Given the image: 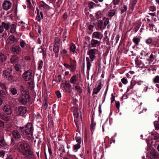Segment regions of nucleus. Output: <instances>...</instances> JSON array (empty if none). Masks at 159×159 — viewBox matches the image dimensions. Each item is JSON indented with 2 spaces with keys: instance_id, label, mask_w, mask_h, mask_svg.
Wrapping results in <instances>:
<instances>
[{
  "instance_id": "obj_1",
  "label": "nucleus",
  "mask_w": 159,
  "mask_h": 159,
  "mask_svg": "<svg viewBox=\"0 0 159 159\" xmlns=\"http://www.w3.org/2000/svg\"><path fill=\"white\" fill-rule=\"evenodd\" d=\"M30 147L27 143H21L18 148V149L23 155L28 158H33L34 155L33 152L30 149Z\"/></svg>"
},
{
  "instance_id": "obj_2",
  "label": "nucleus",
  "mask_w": 159,
  "mask_h": 159,
  "mask_svg": "<svg viewBox=\"0 0 159 159\" xmlns=\"http://www.w3.org/2000/svg\"><path fill=\"white\" fill-rule=\"evenodd\" d=\"M34 128L31 123H28L25 126V133L27 138L30 139L33 136Z\"/></svg>"
},
{
  "instance_id": "obj_3",
  "label": "nucleus",
  "mask_w": 159,
  "mask_h": 159,
  "mask_svg": "<svg viewBox=\"0 0 159 159\" xmlns=\"http://www.w3.org/2000/svg\"><path fill=\"white\" fill-rule=\"evenodd\" d=\"M30 98L29 93L24 94H21L20 97L18 99V101L20 103L25 105L29 102Z\"/></svg>"
},
{
  "instance_id": "obj_4",
  "label": "nucleus",
  "mask_w": 159,
  "mask_h": 159,
  "mask_svg": "<svg viewBox=\"0 0 159 159\" xmlns=\"http://www.w3.org/2000/svg\"><path fill=\"white\" fill-rule=\"evenodd\" d=\"M64 66L67 68H70V70L72 72H74L76 67V62L75 60H72L70 61V65L66 63L64 64Z\"/></svg>"
},
{
  "instance_id": "obj_5",
  "label": "nucleus",
  "mask_w": 159,
  "mask_h": 159,
  "mask_svg": "<svg viewBox=\"0 0 159 159\" xmlns=\"http://www.w3.org/2000/svg\"><path fill=\"white\" fill-rule=\"evenodd\" d=\"M32 70H28L25 71L23 74V78L25 81H28L30 80H31V81H32Z\"/></svg>"
},
{
  "instance_id": "obj_6",
  "label": "nucleus",
  "mask_w": 159,
  "mask_h": 159,
  "mask_svg": "<svg viewBox=\"0 0 159 159\" xmlns=\"http://www.w3.org/2000/svg\"><path fill=\"white\" fill-rule=\"evenodd\" d=\"M15 110L17 115L23 116L26 113L27 108L25 107L20 106L16 107Z\"/></svg>"
},
{
  "instance_id": "obj_7",
  "label": "nucleus",
  "mask_w": 159,
  "mask_h": 159,
  "mask_svg": "<svg viewBox=\"0 0 159 159\" xmlns=\"http://www.w3.org/2000/svg\"><path fill=\"white\" fill-rule=\"evenodd\" d=\"M96 49L95 48L91 49L89 50L88 54L89 56V58L91 61H93L96 57L95 56V51Z\"/></svg>"
},
{
  "instance_id": "obj_8",
  "label": "nucleus",
  "mask_w": 159,
  "mask_h": 159,
  "mask_svg": "<svg viewBox=\"0 0 159 159\" xmlns=\"http://www.w3.org/2000/svg\"><path fill=\"white\" fill-rule=\"evenodd\" d=\"M151 159H159V153L154 149H152L150 151Z\"/></svg>"
},
{
  "instance_id": "obj_9",
  "label": "nucleus",
  "mask_w": 159,
  "mask_h": 159,
  "mask_svg": "<svg viewBox=\"0 0 159 159\" xmlns=\"http://www.w3.org/2000/svg\"><path fill=\"white\" fill-rule=\"evenodd\" d=\"M65 89L66 92L70 93L72 92L71 85L69 83L66 82L65 83Z\"/></svg>"
},
{
  "instance_id": "obj_10",
  "label": "nucleus",
  "mask_w": 159,
  "mask_h": 159,
  "mask_svg": "<svg viewBox=\"0 0 159 159\" xmlns=\"http://www.w3.org/2000/svg\"><path fill=\"white\" fill-rule=\"evenodd\" d=\"M78 77L76 75H73L70 79V82L72 84H75L78 81Z\"/></svg>"
},
{
  "instance_id": "obj_11",
  "label": "nucleus",
  "mask_w": 159,
  "mask_h": 159,
  "mask_svg": "<svg viewBox=\"0 0 159 159\" xmlns=\"http://www.w3.org/2000/svg\"><path fill=\"white\" fill-rule=\"evenodd\" d=\"M101 42L97 40L92 39L91 40V47L95 48L97 46H99L100 45Z\"/></svg>"
},
{
  "instance_id": "obj_12",
  "label": "nucleus",
  "mask_w": 159,
  "mask_h": 159,
  "mask_svg": "<svg viewBox=\"0 0 159 159\" xmlns=\"http://www.w3.org/2000/svg\"><path fill=\"white\" fill-rule=\"evenodd\" d=\"M2 7L4 10H7L10 7V2L7 0L5 1L2 4Z\"/></svg>"
},
{
  "instance_id": "obj_13",
  "label": "nucleus",
  "mask_w": 159,
  "mask_h": 159,
  "mask_svg": "<svg viewBox=\"0 0 159 159\" xmlns=\"http://www.w3.org/2000/svg\"><path fill=\"white\" fill-rule=\"evenodd\" d=\"M71 110L73 113V115L75 116V117L77 118L79 116V113L78 112V108L73 107H71Z\"/></svg>"
},
{
  "instance_id": "obj_14",
  "label": "nucleus",
  "mask_w": 159,
  "mask_h": 159,
  "mask_svg": "<svg viewBox=\"0 0 159 159\" xmlns=\"http://www.w3.org/2000/svg\"><path fill=\"white\" fill-rule=\"evenodd\" d=\"M13 136L16 140H17L21 137L20 134L17 130L13 131Z\"/></svg>"
},
{
  "instance_id": "obj_15",
  "label": "nucleus",
  "mask_w": 159,
  "mask_h": 159,
  "mask_svg": "<svg viewBox=\"0 0 159 159\" xmlns=\"http://www.w3.org/2000/svg\"><path fill=\"white\" fill-rule=\"evenodd\" d=\"M20 47L19 46H13L11 48V51L15 54H17L20 52Z\"/></svg>"
},
{
  "instance_id": "obj_16",
  "label": "nucleus",
  "mask_w": 159,
  "mask_h": 159,
  "mask_svg": "<svg viewBox=\"0 0 159 159\" xmlns=\"http://www.w3.org/2000/svg\"><path fill=\"white\" fill-rule=\"evenodd\" d=\"M101 82H99V84L98 85V86L95 88L93 89V94H97L98 92L101 89Z\"/></svg>"
},
{
  "instance_id": "obj_17",
  "label": "nucleus",
  "mask_w": 159,
  "mask_h": 159,
  "mask_svg": "<svg viewBox=\"0 0 159 159\" xmlns=\"http://www.w3.org/2000/svg\"><path fill=\"white\" fill-rule=\"evenodd\" d=\"M3 111L7 115L9 113L10 111V106L8 105H6L3 108Z\"/></svg>"
},
{
  "instance_id": "obj_18",
  "label": "nucleus",
  "mask_w": 159,
  "mask_h": 159,
  "mask_svg": "<svg viewBox=\"0 0 159 159\" xmlns=\"http://www.w3.org/2000/svg\"><path fill=\"white\" fill-rule=\"evenodd\" d=\"M101 33L98 32H94L92 34V38H96L98 39H101L100 37Z\"/></svg>"
},
{
  "instance_id": "obj_19",
  "label": "nucleus",
  "mask_w": 159,
  "mask_h": 159,
  "mask_svg": "<svg viewBox=\"0 0 159 159\" xmlns=\"http://www.w3.org/2000/svg\"><path fill=\"white\" fill-rule=\"evenodd\" d=\"M3 75L5 78L8 79V80H9V78L10 77V73L9 72V71L5 70L3 71Z\"/></svg>"
},
{
  "instance_id": "obj_20",
  "label": "nucleus",
  "mask_w": 159,
  "mask_h": 159,
  "mask_svg": "<svg viewBox=\"0 0 159 159\" xmlns=\"http://www.w3.org/2000/svg\"><path fill=\"white\" fill-rule=\"evenodd\" d=\"M60 45L54 44L53 51L55 53H57L59 50Z\"/></svg>"
},
{
  "instance_id": "obj_21",
  "label": "nucleus",
  "mask_w": 159,
  "mask_h": 159,
  "mask_svg": "<svg viewBox=\"0 0 159 159\" xmlns=\"http://www.w3.org/2000/svg\"><path fill=\"white\" fill-rule=\"evenodd\" d=\"M1 117L3 120L6 121H8L10 120V116L9 115H1Z\"/></svg>"
},
{
  "instance_id": "obj_22",
  "label": "nucleus",
  "mask_w": 159,
  "mask_h": 159,
  "mask_svg": "<svg viewBox=\"0 0 159 159\" xmlns=\"http://www.w3.org/2000/svg\"><path fill=\"white\" fill-rule=\"evenodd\" d=\"M116 9L111 10L108 12V16L112 17L114 16L116 13Z\"/></svg>"
},
{
  "instance_id": "obj_23",
  "label": "nucleus",
  "mask_w": 159,
  "mask_h": 159,
  "mask_svg": "<svg viewBox=\"0 0 159 159\" xmlns=\"http://www.w3.org/2000/svg\"><path fill=\"white\" fill-rule=\"evenodd\" d=\"M6 59L7 57L6 56L2 53H0V63H2Z\"/></svg>"
},
{
  "instance_id": "obj_24",
  "label": "nucleus",
  "mask_w": 159,
  "mask_h": 159,
  "mask_svg": "<svg viewBox=\"0 0 159 159\" xmlns=\"http://www.w3.org/2000/svg\"><path fill=\"white\" fill-rule=\"evenodd\" d=\"M151 62L149 59H146L143 60V66L147 67L150 65Z\"/></svg>"
},
{
  "instance_id": "obj_25",
  "label": "nucleus",
  "mask_w": 159,
  "mask_h": 159,
  "mask_svg": "<svg viewBox=\"0 0 159 159\" xmlns=\"http://www.w3.org/2000/svg\"><path fill=\"white\" fill-rule=\"evenodd\" d=\"M75 90L80 93H82V88L79 86L78 84L76 85L75 87Z\"/></svg>"
},
{
  "instance_id": "obj_26",
  "label": "nucleus",
  "mask_w": 159,
  "mask_h": 159,
  "mask_svg": "<svg viewBox=\"0 0 159 159\" xmlns=\"http://www.w3.org/2000/svg\"><path fill=\"white\" fill-rule=\"evenodd\" d=\"M18 60V57L16 56H14L11 59V62L12 63H17Z\"/></svg>"
},
{
  "instance_id": "obj_27",
  "label": "nucleus",
  "mask_w": 159,
  "mask_h": 159,
  "mask_svg": "<svg viewBox=\"0 0 159 159\" xmlns=\"http://www.w3.org/2000/svg\"><path fill=\"white\" fill-rule=\"evenodd\" d=\"M16 23H14L11 25V33H14L16 31Z\"/></svg>"
},
{
  "instance_id": "obj_28",
  "label": "nucleus",
  "mask_w": 159,
  "mask_h": 159,
  "mask_svg": "<svg viewBox=\"0 0 159 159\" xmlns=\"http://www.w3.org/2000/svg\"><path fill=\"white\" fill-rule=\"evenodd\" d=\"M76 49V46L73 43H71L70 44V49L71 51L73 53L75 52Z\"/></svg>"
},
{
  "instance_id": "obj_29",
  "label": "nucleus",
  "mask_w": 159,
  "mask_h": 159,
  "mask_svg": "<svg viewBox=\"0 0 159 159\" xmlns=\"http://www.w3.org/2000/svg\"><path fill=\"white\" fill-rule=\"evenodd\" d=\"M140 40V39L139 38L137 37H134L133 38V41L135 43V46L138 45Z\"/></svg>"
},
{
  "instance_id": "obj_30",
  "label": "nucleus",
  "mask_w": 159,
  "mask_h": 159,
  "mask_svg": "<svg viewBox=\"0 0 159 159\" xmlns=\"http://www.w3.org/2000/svg\"><path fill=\"white\" fill-rule=\"evenodd\" d=\"M17 42V38L13 35H11V44L13 43H16Z\"/></svg>"
},
{
  "instance_id": "obj_31",
  "label": "nucleus",
  "mask_w": 159,
  "mask_h": 159,
  "mask_svg": "<svg viewBox=\"0 0 159 159\" xmlns=\"http://www.w3.org/2000/svg\"><path fill=\"white\" fill-rule=\"evenodd\" d=\"M7 143L5 142L4 139L2 138H0V146L3 147L6 146Z\"/></svg>"
},
{
  "instance_id": "obj_32",
  "label": "nucleus",
  "mask_w": 159,
  "mask_h": 159,
  "mask_svg": "<svg viewBox=\"0 0 159 159\" xmlns=\"http://www.w3.org/2000/svg\"><path fill=\"white\" fill-rule=\"evenodd\" d=\"M2 25L5 29L7 30H8L9 29V24L8 23H6L4 22L2 23Z\"/></svg>"
},
{
  "instance_id": "obj_33",
  "label": "nucleus",
  "mask_w": 159,
  "mask_h": 159,
  "mask_svg": "<svg viewBox=\"0 0 159 159\" xmlns=\"http://www.w3.org/2000/svg\"><path fill=\"white\" fill-rule=\"evenodd\" d=\"M48 150L49 153V155L48 156V157H47L46 153L45 151L44 152V154H45V158L46 159H50V156H51V155L52 154V150H51V149L50 148L48 147Z\"/></svg>"
},
{
  "instance_id": "obj_34",
  "label": "nucleus",
  "mask_w": 159,
  "mask_h": 159,
  "mask_svg": "<svg viewBox=\"0 0 159 159\" xmlns=\"http://www.w3.org/2000/svg\"><path fill=\"white\" fill-rule=\"evenodd\" d=\"M19 88H20V90L21 93V94H24V93H28L26 90H25L24 87L22 85H20L19 86Z\"/></svg>"
},
{
  "instance_id": "obj_35",
  "label": "nucleus",
  "mask_w": 159,
  "mask_h": 159,
  "mask_svg": "<svg viewBox=\"0 0 159 159\" xmlns=\"http://www.w3.org/2000/svg\"><path fill=\"white\" fill-rule=\"evenodd\" d=\"M60 39L59 37H56L54 39V44H56L58 45H60Z\"/></svg>"
},
{
  "instance_id": "obj_36",
  "label": "nucleus",
  "mask_w": 159,
  "mask_h": 159,
  "mask_svg": "<svg viewBox=\"0 0 159 159\" xmlns=\"http://www.w3.org/2000/svg\"><path fill=\"white\" fill-rule=\"evenodd\" d=\"M41 152L42 150L39 148L38 149L36 150V153L39 159L40 158H41Z\"/></svg>"
},
{
  "instance_id": "obj_37",
  "label": "nucleus",
  "mask_w": 159,
  "mask_h": 159,
  "mask_svg": "<svg viewBox=\"0 0 159 159\" xmlns=\"http://www.w3.org/2000/svg\"><path fill=\"white\" fill-rule=\"evenodd\" d=\"M103 26V22L102 20H99L98 23V28L100 29H102Z\"/></svg>"
},
{
  "instance_id": "obj_38",
  "label": "nucleus",
  "mask_w": 159,
  "mask_h": 159,
  "mask_svg": "<svg viewBox=\"0 0 159 159\" xmlns=\"http://www.w3.org/2000/svg\"><path fill=\"white\" fill-rule=\"evenodd\" d=\"M11 92L13 95H15L17 94V90L15 88L11 89Z\"/></svg>"
},
{
  "instance_id": "obj_39",
  "label": "nucleus",
  "mask_w": 159,
  "mask_h": 159,
  "mask_svg": "<svg viewBox=\"0 0 159 159\" xmlns=\"http://www.w3.org/2000/svg\"><path fill=\"white\" fill-rule=\"evenodd\" d=\"M153 81L154 83H159V76H156L153 79Z\"/></svg>"
},
{
  "instance_id": "obj_40",
  "label": "nucleus",
  "mask_w": 159,
  "mask_h": 159,
  "mask_svg": "<svg viewBox=\"0 0 159 159\" xmlns=\"http://www.w3.org/2000/svg\"><path fill=\"white\" fill-rule=\"evenodd\" d=\"M80 144L79 143H78L74 145L73 147V149L76 151L78 149L80 148Z\"/></svg>"
},
{
  "instance_id": "obj_41",
  "label": "nucleus",
  "mask_w": 159,
  "mask_h": 159,
  "mask_svg": "<svg viewBox=\"0 0 159 159\" xmlns=\"http://www.w3.org/2000/svg\"><path fill=\"white\" fill-rule=\"evenodd\" d=\"M15 68L17 71L20 70L21 68V66L19 64H16L14 66Z\"/></svg>"
},
{
  "instance_id": "obj_42",
  "label": "nucleus",
  "mask_w": 159,
  "mask_h": 159,
  "mask_svg": "<svg viewBox=\"0 0 159 159\" xmlns=\"http://www.w3.org/2000/svg\"><path fill=\"white\" fill-rule=\"evenodd\" d=\"M37 16L36 17V19L38 21H39L40 20L41 18L40 13H39V10L38 9L37 10Z\"/></svg>"
},
{
  "instance_id": "obj_43",
  "label": "nucleus",
  "mask_w": 159,
  "mask_h": 159,
  "mask_svg": "<svg viewBox=\"0 0 159 159\" xmlns=\"http://www.w3.org/2000/svg\"><path fill=\"white\" fill-rule=\"evenodd\" d=\"M96 6V4L93 2H90L89 4V7L90 9H91Z\"/></svg>"
},
{
  "instance_id": "obj_44",
  "label": "nucleus",
  "mask_w": 159,
  "mask_h": 159,
  "mask_svg": "<svg viewBox=\"0 0 159 159\" xmlns=\"http://www.w3.org/2000/svg\"><path fill=\"white\" fill-rule=\"evenodd\" d=\"M18 78V76L16 75L13 76H11V81H16L17 80Z\"/></svg>"
},
{
  "instance_id": "obj_45",
  "label": "nucleus",
  "mask_w": 159,
  "mask_h": 159,
  "mask_svg": "<svg viewBox=\"0 0 159 159\" xmlns=\"http://www.w3.org/2000/svg\"><path fill=\"white\" fill-rule=\"evenodd\" d=\"M155 56L153 55L152 53L151 54L148 59L151 62H152L153 61V60L155 59Z\"/></svg>"
},
{
  "instance_id": "obj_46",
  "label": "nucleus",
  "mask_w": 159,
  "mask_h": 159,
  "mask_svg": "<svg viewBox=\"0 0 159 159\" xmlns=\"http://www.w3.org/2000/svg\"><path fill=\"white\" fill-rule=\"evenodd\" d=\"M127 10V6L125 5L123 6V8L121 10V13H123L125 12L126 11V10Z\"/></svg>"
},
{
  "instance_id": "obj_47",
  "label": "nucleus",
  "mask_w": 159,
  "mask_h": 159,
  "mask_svg": "<svg viewBox=\"0 0 159 159\" xmlns=\"http://www.w3.org/2000/svg\"><path fill=\"white\" fill-rule=\"evenodd\" d=\"M43 66V61L42 60L40 61H39L38 69L39 70L42 69Z\"/></svg>"
},
{
  "instance_id": "obj_48",
  "label": "nucleus",
  "mask_w": 159,
  "mask_h": 159,
  "mask_svg": "<svg viewBox=\"0 0 159 159\" xmlns=\"http://www.w3.org/2000/svg\"><path fill=\"white\" fill-rule=\"evenodd\" d=\"M91 66V64L90 62H87V71H89V70Z\"/></svg>"
},
{
  "instance_id": "obj_49",
  "label": "nucleus",
  "mask_w": 159,
  "mask_h": 159,
  "mask_svg": "<svg viewBox=\"0 0 159 159\" xmlns=\"http://www.w3.org/2000/svg\"><path fill=\"white\" fill-rule=\"evenodd\" d=\"M75 139L77 142L79 144H80L81 142V139L80 137L76 136L75 137Z\"/></svg>"
},
{
  "instance_id": "obj_50",
  "label": "nucleus",
  "mask_w": 159,
  "mask_h": 159,
  "mask_svg": "<svg viewBox=\"0 0 159 159\" xmlns=\"http://www.w3.org/2000/svg\"><path fill=\"white\" fill-rule=\"evenodd\" d=\"M10 37V36L8 38L7 40L6 43H7V45L6 46V48H9V43L10 42V39H9Z\"/></svg>"
},
{
  "instance_id": "obj_51",
  "label": "nucleus",
  "mask_w": 159,
  "mask_h": 159,
  "mask_svg": "<svg viewBox=\"0 0 159 159\" xmlns=\"http://www.w3.org/2000/svg\"><path fill=\"white\" fill-rule=\"evenodd\" d=\"M19 130L22 133L24 134L25 132V127H20Z\"/></svg>"
},
{
  "instance_id": "obj_52",
  "label": "nucleus",
  "mask_w": 159,
  "mask_h": 159,
  "mask_svg": "<svg viewBox=\"0 0 159 159\" xmlns=\"http://www.w3.org/2000/svg\"><path fill=\"white\" fill-rule=\"evenodd\" d=\"M109 23V20L108 18H106L104 22L103 25L104 27H106L107 25Z\"/></svg>"
},
{
  "instance_id": "obj_53",
  "label": "nucleus",
  "mask_w": 159,
  "mask_h": 159,
  "mask_svg": "<svg viewBox=\"0 0 159 159\" xmlns=\"http://www.w3.org/2000/svg\"><path fill=\"white\" fill-rule=\"evenodd\" d=\"M120 1V0H113V4L114 5H117L119 4Z\"/></svg>"
},
{
  "instance_id": "obj_54",
  "label": "nucleus",
  "mask_w": 159,
  "mask_h": 159,
  "mask_svg": "<svg viewBox=\"0 0 159 159\" xmlns=\"http://www.w3.org/2000/svg\"><path fill=\"white\" fill-rule=\"evenodd\" d=\"M56 94L58 98H59L61 97V93L59 91H57L56 92Z\"/></svg>"
},
{
  "instance_id": "obj_55",
  "label": "nucleus",
  "mask_w": 159,
  "mask_h": 159,
  "mask_svg": "<svg viewBox=\"0 0 159 159\" xmlns=\"http://www.w3.org/2000/svg\"><path fill=\"white\" fill-rule=\"evenodd\" d=\"M96 125V123L93 122V121H92L91 124V131H92L94 129L93 128L94 126H95Z\"/></svg>"
},
{
  "instance_id": "obj_56",
  "label": "nucleus",
  "mask_w": 159,
  "mask_h": 159,
  "mask_svg": "<svg viewBox=\"0 0 159 159\" xmlns=\"http://www.w3.org/2000/svg\"><path fill=\"white\" fill-rule=\"evenodd\" d=\"M155 127L156 129L158 130L159 129V124L157 122L155 121L154 122Z\"/></svg>"
},
{
  "instance_id": "obj_57",
  "label": "nucleus",
  "mask_w": 159,
  "mask_h": 159,
  "mask_svg": "<svg viewBox=\"0 0 159 159\" xmlns=\"http://www.w3.org/2000/svg\"><path fill=\"white\" fill-rule=\"evenodd\" d=\"M156 7L154 6H152L149 7V10L152 11H154L156 10Z\"/></svg>"
},
{
  "instance_id": "obj_58",
  "label": "nucleus",
  "mask_w": 159,
  "mask_h": 159,
  "mask_svg": "<svg viewBox=\"0 0 159 159\" xmlns=\"http://www.w3.org/2000/svg\"><path fill=\"white\" fill-rule=\"evenodd\" d=\"M25 44L26 43L23 40H22L20 42V46L22 48H24Z\"/></svg>"
},
{
  "instance_id": "obj_59",
  "label": "nucleus",
  "mask_w": 159,
  "mask_h": 159,
  "mask_svg": "<svg viewBox=\"0 0 159 159\" xmlns=\"http://www.w3.org/2000/svg\"><path fill=\"white\" fill-rule=\"evenodd\" d=\"M121 81L124 84H126L128 82L127 80L125 78H122L121 80Z\"/></svg>"
},
{
  "instance_id": "obj_60",
  "label": "nucleus",
  "mask_w": 159,
  "mask_h": 159,
  "mask_svg": "<svg viewBox=\"0 0 159 159\" xmlns=\"http://www.w3.org/2000/svg\"><path fill=\"white\" fill-rule=\"evenodd\" d=\"M152 41L151 38H149L146 40V42L148 44H150L152 42Z\"/></svg>"
},
{
  "instance_id": "obj_61",
  "label": "nucleus",
  "mask_w": 159,
  "mask_h": 159,
  "mask_svg": "<svg viewBox=\"0 0 159 159\" xmlns=\"http://www.w3.org/2000/svg\"><path fill=\"white\" fill-rule=\"evenodd\" d=\"M5 95V93L2 90H0V97L2 98Z\"/></svg>"
},
{
  "instance_id": "obj_62",
  "label": "nucleus",
  "mask_w": 159,
  "mask_h": 159,
  "mask_svg": "<svg viewBox=\"0 0 159 159\" xmlns=\"http://www.w3.org/2000/svg\"><path fill=\"white\" fill-rule=\"evenodd\" d=\"M58 80L57 81V82H60L61 80V75H59L58 76Z\"/></svg>"
},
{
  "instance_id": "obj_63",
  "label": "nucleus",
  "mask_w": 159,
  "mask_h": 159,
  "mask_svg": "<svg viewBox=\"0 0 159 159\" xmlns=\"http://www.w3.org/2000/svg\"><path fill=\"white\" fill-rule=\"evenodd\" d=\"M42 51L43 52V57H45L46 55V50L44 48L42 49Z\"/></svg>"
},
{
  "instance_id": "obj_64",
  "label": "nucleus",
  "mask_w": 159,
  "mask_h": 159,
  "mask_svg": "<svg viewBox=\"0 0 159 159\" xmlns=\"http://www.w3.org/2000/svg\"><path fill=\"white\" fill-rule=\"evenodd\" d=\"M0 87L2 89H6V85L5 84L0 82Z\"/></svg>"
}]
</instances>
